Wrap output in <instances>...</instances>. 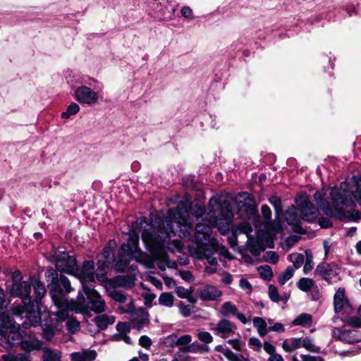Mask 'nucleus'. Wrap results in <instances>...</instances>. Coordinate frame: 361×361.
Instances as JSON below:
<instances>
[{
  "mask_svg": "<svg viewBox=\"0 0 361 361\" xmlns=\"http://www.w3.org/2000/svg\"><path fill=\"white\" fill-rule=\"evenodd\" d=\"M61 355L59 351L50 349L44 350L43 361H61Z\"/></svg>",
  "mask_w": 361,
  "mask_h": 361,
  "instance_id": "obj_33",
  "label": "nucleus"
},
{
  "mask_svg": "<svg viewBox=\"0 0 361 361\" xmlns=\"http://www.w3.org/2000/svg\"><path fill=\"white\" fill-rule=\"evenodd\" d=\"M269 296L270 299L275 302L279 301H287L288 299V296L283 295L280 296L278 293V290L276 286L273 285H270L268 290Z\"/></svg>",
  "mask_w": 361,
  "mask_h": 361,
  "instance_id": "obj_35",
  "label": "nucleus"
},
{
  "mask_svg": "<svg viewBox=\"0 0 361 361\" xmlns=\"http://www.w3.org/2000/svg\"><path fill=\"white\" fill-rule=\"evenodd\" d=\"M229 361H235L238 359L240 360V357H242V355L240 354H235L231 350H230L228 348H226V350H224V354H223Z\"/></svg>",
  "mask_w": 361,
  "mask_h": 361,
  "instance_id": "obj_52",
  "label": "nucleus"
},
{
  "mask_svg": "<svg viewBox=\"0 0 361 361\" xmlns=\"http://www.w3.org/2000/svg\"><path fill=\"white\" fill-rule=\"evenodd\" d=\"M209 212L202 219L206 223H197L195 227L197 238L207 240L209 237L212 227L219 226L220 221L227 215L217 198L212 197L208 203Z\"/></svg>",
  "mask_w": 361,
  "mask_h": 361,
  "instance_id": "obj_4",
  "label": "nucleus"
},
{
  "mask_svg": "<svg viewBox=\"0 0 361 361\" xmlns=\"http://www.w3.org/2000/svg\"><path fill=\"white\" fill-rule=\"evenodd\" d=\"M115 318L106 314L98 315L94 318L96 325L102 330L106 329L109 325L114 324Z\"/></svg>",
  "mask_w": 361,
  "mask_h": 361,
  "instance_id": "obj_27",
  "label": "nucleus"
},
{
  "mask_svg": "<svg viewBox=\"0 0 361 361\" xmlns=\"http://www.w3.org/2000/svg\"><path fill=\"white\" fill-rule=\"evenodd\" d=\"M116 329L119 332L118 334L128 333L130 331V326L128 323L119 322L116 325Z\"/></svg>",
  "mask_w": 361,
  "mask_h": 361,
  "instance_id": "obj_61",
  "label": "nucleus"
},
{
  "mask_svg": "<svg viewBox=\"0 0 361 361\" xmlns=\"http://www.w3.org/2000/svg\"><path fill=\"white\" fill-rule=\"evenodd\" d=\"M34 290L35 295V300L37 302L41 300L46 293L45 286L39 281H35L34 283Z\"/></svg>",
  "mask_w": 361,
  "mask_h": 361,
  "instance_id": "obj_37",
  "label": "nucleus"
},
{
  "mask_svg": "<svg viewBox=\"0 0 361 361\" xmlns=\"http://www.w3.org/2000/svg\"><path fill=\"white\" fill-rule=\"evenodd\" d=\"M295 269L293 267H288L279 276L278 281L281 285H284L294 274Z\"/></svg>",
  "mask_w": 361,
  "mask_h": 361,
  "instance_id": "obj_38",
  "label": "nucleus"
},
{
  "mask_svg": "<svg viewBox=\"0 0 361 361\" xmlns=\"http://www.w3.org/2000/svg\"><path fill=\"white\" fill-rule=\"evenodd\" d=\"M110 296L114 300L120 303H125L127 301L126 295L121 292L116 290L111 292Z\"/></svg>",
  "mask_w": 361,
  "mask_h": 361,
  "instance_id": "obj_49",
  "label": "nucleus"
},
{
  "mask_svg": "<svg viewBox=\"0 0 361 361\" xmlns=\"http://www.w3.org/2000/svg\"><path fill=\"white\" fill-rule=\"evenodd\" d=\"M269 331H274L277 333H283L285 331L284 326L279 322H276L273 325L268 326Z\"/></svg>",
  "mask_w": 361,
  "mask_h": 361,
  "instance_id": "obj_60",
  "label": "nucleus"
},
{
  "mask_svg": "<svg viewBox=\"0 0 361 361\" xmlns=\"http://www.w3.org/2000/svg\"><path fill=\"white\" fill-rule=\"evenodd\" d=\"M149 6L154 16L161 19L170 18L176 11V8L171 6V0H152Z\"/></svg>",
  "mask_w": 361,
  "mask_h": 361,
  "instance_id": "obj_9",
  "label": "nucleus"
},
{
  "mask_svg": "<svg viewBox=\"0 0 361 361\" xmlns=\"http://www.w3.org/2000/svg\"><path fill=\"white\" fill-rule=\"evenodd\" d=\"M221 313L225 317H235L243 324H246L252 319L250 314L247 316L245 314L240 313L236 305L231 301L225 302L221 305Z\"/></svg>",
  "mask_w": 361,
  "mask_h": 361,
  "instance_id": "obj_14",
  "label": "nucleus"
},
{
  "mask_svg": "<svg viewBox=\"0 0 361 361\" xmlns=\"http://www.w3.org/2000/svg\"><path fill=\"white\" fill-rule=\"evenodd\" d=\"M152 343L151 339L147 336H142L139 339V344L145 348H149Z\"/></svg>",
  "mask_w": 361,
  "mask_h": 361,
  "instance_id": "obj_63",
  "label": "nucleus"
},
{
  "mask_svg": "<svg viewBox=\"0 0 361 361\" xmlns=\"http://www.w3.org/2000/svg\"><path fill=\"white\" fill-rule=\"evenodd\" d=\"M192 214L195 216L196 218L202 217L205 214V209L203 206L200 204H195V206L192 207L190 209Z\"/></svg>",
  "mask_w": 361,
  "mask_h": 361,
  "instance_id": "obj_50",
  "label": "nucleus"
},
{
  "mask_svg": "<svg viewBox=\"0 0 361 361\" xmlns=\"http://www.w3.org/2000/svg\"><path fill=\"white\" fill-rule=\"evenodd\" d=\"M201 258H204L207 260V263L212 266H216L217 264V259L213 256V253L210 250H205L203 247L200 248Z\"/></svg>",
  "mask_w": 361,
  "mask_h": 361,
  "instance_id": "obj_39",
  "label": "nucleus"
},
{
  "mask_svg": "<svg viewBox=\"0 0 361 361\" xmlns=\"http://www.w3.org/2000/svg\"><path fill=\"white\" fill-rule=\"evenodd\" d=\"M133 323H137V328L140 329L142 325L147 324L149 322L148 314L144 308H138L130 316Z\"/></svg>",
  "mask_w": 361,
  "mask_h": 361,
  "instance_id": "obj_24",
  "label": "nucleus"
},
{
  "mask_svg": "<svg viewBox=\"0 0 361 361\" xmlns=\"http://www.w3.org/2000/svg\"><path fill=\"white\" fill-rule=\"evenodd\" d=\"M180 13L183 17H184L187 19H189V20L194 19L193 12L190 6H183L182 8L180 9Z\"/></svg>",
  "mask_w": 361,
  "mask_h": 361,
  "instance_id": "obj_58",
  "label": "nucleus"
},
{
  "mask_svg": "<svg viewBox=\"0 0 361 361\" xmlns=\"http://www.w3.org/2000/svg\"><path fill=\"white\" fill-rule=\"evenodd\" d=\"M296 203L302 220L312 221L317 219L319 210L312 204L307 196L301 195L297 198Z\"/></svg>",
  "mask_w": 361,
  "mask_h": 361,
  "instance_id": "obj_8",
  "label": "nucleus"
},
{
  "mask_svg": "<svg viewBox=\"0 0 361 361\" xmlns=\"http://www.w3.org/2000/svg\"><path fill=\"white\" fill-rule=\"evenodd\" d=\"M348 302L345 296V290L343 288H338L334 295V310L336 313L348 311L350 309Z\"/></svg>",
  "mask_w": 361,
  "mask_h": 361,
  "instance_id": "obj_19",
  "label": "nucleus"
},
{
  "mask_svg": "<svg viewBox=\"0 0 361 361\" xmlns=\"http://www.w3.org/2000/svg\"><path fill=\"white\" fill-rule=\"evenodd\" d=\"M222 294L220 290L212 285H206L198 290L199 298L204 301L217 300Z\"/></svg>",
  "mask_w": 361,
  "mask_h": 361,
  "instance_id": "obj_17",
  "label": "nucleus"
},
{
  "mask_svg": "<svg viewBox=\"0 0 361 361\" xmlns=\"http://www.w3.org/2000/svg\"><path fill=\"white\" fill-rule=\"evenodd\" d=\"M332 336L343 343L350 344L361 341V334L356 330H343L334 328L332 329Z\"/></svg>",
  "mask_w": 361,
  "mask_h": 361,
  "instance_id": "obj_13",
  "label": "nucleus"
},
{
  "mask_svg": "<svg viewBox=\"0 0 361 361\" xmlns=\"http://www.w3.org/2000/svg\"><path fill=\"white\" fill-rule=\"evenodd\" d=\"M173 224L184 234L193 228L187 204L180 202L176 208L170 209L168 216L157 228L149 224L146 217L138 219L129 231L128 242L123 244L118 251L115 264L116 270L123 272L132 258L141 261L142 253L138 247L139 237L136 229L141 230L142 240L147 248L152 252L163 248L166 240L176 235Z\"/></svg>",
  "mask_w": 361,
  "mask_h": 361,
  "instance_id": "obj_1",
  "label": "nucleus"
},
{
  "mask_svg": "<svg viewBox=\"0 0 361 361\" xmlns=\"http://www.w3.org/2000/svg\"><path fill=\"white\" fill-rule=\"evenodd\" d=\"M174 299V296L172 293L164 292L159 295L158 301L159 303L162 306L171 307L173 305Z\"/></svg>",
  "mask_w": 361,
  "mask_h": 361,
  "instance_id": "obj_31",
  "label": "nucleus"
},
{
  "mask_svg": "<svg viewBox=\"0 0 361 361\" xmlns=\"http://www.w3.org/2000/svg\"><path fill=\"white\" fill-rule=\"evenodd\" d=\"M325 195L323 190L314 194V200L324 214L347 221H357L361 218L360 213L353 209L355 203L352 200L353 195L361 204V175L341 183L339 188H331V207L324 198Z\"/></svg>",
  "mask_w": 361,
  "mask_h": 361,
  "instance_id": "obj_2",
  "label": "nucleus"
},
{
  "mask_svg": "<svg viewBox=\"0 0 361 361\" xmlns=\"http://www.w3.org/2000/svg\"><path fill=\"white\" fill-rule=\"evenodd\" d=\"M79 111V105L75 102H73L67 107L66 111L61 114V118L67 119L71 116L75 115Z\"/></svg>",
  "mask_w": 361,
  "mask_h": 361,
  "instance_id": "obj_40",
  "label": "nucleus"
},
{
  "mask_svg": "<svg viewBox=\"0 0 361 361\" xmlns=\"http://www.w3.org/2000/svg\"><path fill=\"white\" fill-rule=\"evenodd\" d=\"M259 272L261 277L264 280L269 281L273 276L271 268L268 265L259 267Z\"/></svg>",
  "mask_w": 361,
  "mask_h": 361,
  "instance_id": "obj_44",
  "label": "nucleus"
},
{
  "mask_svg": "<svg viewBox=\"0 0 361 361\" xmlns=\"http://www.w3.org/2000/svg\"><path fill=\"white\" fill-rule=\"evenodd\" d=\"M302 361H324L320 356H312L310 355H301Z\"/></svg>",
  "mask_w": 361,
  "mask_h": 361,
  "instance_id": "obj_64",
  "label": "nucleus"
},
{
  "mask_svg": "<svg viewBox=\"0 0 361 361\" xmlns=\"http://www.w3.org/2000/svg\"><path fill=\"white\" fill-rule=\"evenodd\" d=\"M121 310L123 312H127L130 314V316L133 314L134 312L136 311L137 309L135 308L133 302L132 300L129 301V302L125 305H123L120 307Z\"/></svg>",
  "mask_w": 361,
  "mask_h": 361,
  "instance_id": "obj_59",
  "label": "nucleus"
},
{
  "mask_svg": "<svg viewBox=\"0 0 361 361\" xmlns=\"http://www.w3.org/2000/svg\"><path fill=\"white\" fill-rule=\"evenodd\" d=\"M68 330L72 333L76 332L80 329V323L73 319H69L66 322Z\"/></svg>",
  "mask_w": 361,
  "mask_h": 361,
  "instance_id": "obj_51",
  "label": "nucleus"
},
{
  "mask_svg": "<svg viewBox=\"0 0 361 361\" xmlns=\"http://www.w3.org/2000/svg\"><path fill=\"white\" fill-rule=\"evenodd\" d=\"M176 295L180 298H188L191 293L186 288L182 286H177L175 289Z\"/></svg>",
  "mask_w": 361,
  "mask_h": 361,
  "instance_id": "obj_57",
  "label": "nucleus"
},
{
  "mask_svg": "<svg viewBox=\"0 0 361 361\" xmlns=\"http://www.w3.org/2000/svg\"><path fill=\"white\" fill-rule=\"evenodd\" d=\"M162 343L167 348L178 346V335L176 334H171L164 338Z\"/></svg>",
  "mask_w": 361,
  "mask_h": 361,
  "instance_id": "obj_41",
  "label": "nucleus"
},
{
  "mask_svg": "<svg viewBox=\"0 0 361 361\" xmlns=\"http://www.w3.org/2000/svg\"><path fill=\"white\" fill-rule=\"evenodd\" d=\"M305 254H306V259H305L304 267H303V271L305 274H307L312 270V269L314 267V263H313L311 252L309 250H306Z\"/></svg>",
  "mask_w": 361,
  "mask_h": 361,
  "instance_id": "obj_42",
  "label": "nucleus"
},
{
  "mask_svg": "<svg viewBox=\"0 0 361 361\" xmlns=\"http://www.w3.org/2000/svg\"><path fill=\"white\" fill-rule=\"evenodd\" d=\"M113 262V252L110 247L104 248L101 258L98 260L97 269V277L102 278Z\"/></svg>",
  "mask_w": 361,
  "mask_h": 361,
  "instance_id": "obj_16",
  "label": "nucleus"
},
{
  "mask_svg": "<svg viewBox=\"0 0 361 361\" xmlns=\"http://www.w3.org/2000/svg\"><path fill=\"white\" fill-rule=\"evenodd\" d=\"M289 260L293 263V267L295 270L299 269L305 261V257L302 254L300 253H292L288 255Z\"/></svg>",
  "mask_w": 361,
  "mask_h": 361,
  "instance_id": "obj_36",
  "label": "nucleus"
},
{
  "mask_svg": "<svg viewBox=\"0 0 361 361\" xmlns=\"http://www.w3.org/2000/svg\"><path fill=\"white\" fill-rule=\"evenodd\" d=\"M57 285L60 287L62 292H63V288H64L66 293H69L73 290V288L71 286L70 281L67 279L66 276L61 275L59 278V282L57 283H52L51 286V290L50 294L51 295V289L53 288V286ZM64 294V293H63Z\"/></svg>",
  "mask_w": 361,
  "mask_h": 361,
  "instance_id": "obj_30",
  "label": "nucleus"
},
{
  "mask_svg": "<svg viewBox=\"0 0 361 361\" xmlns=\"http://www.w3.org/2000/svg\"><path fill=\"white\" fill-rule=\"evenodd\" d=\"M302 347L311 353H319L320 352V347L316 345L310 337L302 338Z\"/></svg>",
  "mask_w": 361,
  "mask_h": 361,
  "instance_id": "obj_34",
  "label": "nucleus"
},
{
  "mask_svg": "<svg viewBox=\"0 0 361 361\" xmlns=\"http://www.w3.org/2000/svg\"><path fill=\"white\" fill-rule=\"evenodd\" d=\"M264 259L271 264H276L279 260V256L274 251H268L265 253Z\"/></svg>",
  "mask_w": 361,
  "mask_h": 361,
  "instance_id": "obj_54",
  "label": "nucleus"
},
{
  "mask_svg": "<svg viewBox=\"0 0 361 361\" xmlns=\"http://www.w3.org/2000/svg\"><path fill=\"white\" fill-rule=\"evenodd\" d=\"M75 99L80 104L91 106L99 100L98 92L92 90L90 87L81 85L74 92Z\"/></svg>",
  "mask_w": 361,
  "mask_h": 361,
  "instance_id": "obj_10",
  "label": "nucleus"
},
{
  "mask_svg": "<svg viewBox=\"0 0 361 361\" xmlns=\"http://www.w3.org/2000/svg\"><path fill=\"white\" fill-rule=\"evenodd\" d=\"M298 288L303 292H311L312 298L314 300L319 298V288L314 281L310 278H301L297 283Z\"/></svg>",
  "mask_w": 361,
  "mask_h": 361,
  "instance_id": "obj_18",
  "label": "nucleus"
},
{
  "mask_svg": "<svg viewBox=\"0 0 361 361\" xmlns=\"http://www.w3.org/2000/svg\"><path fill=\"white\" fill-rule=\"evenodd\" d=\"M293 324L295 326H309L312 324V316L309 314L302 313L293 321Z\"/></svg>",
  "mask_w": 361,
  "mask_h": 361,
  "instance_id": "obj_32",
  "label": "nucleus"
},
{
  "mask_svg": "<svg viewBox=\"0 0 361 361\" xmlns=\"http://www.w3.org/2000/svg\"><path fill=\"white\" fill-rule=\"evenodd\" d=\"M192 341V336L189 334L183 335L180 336H178V346L180 347V350L182 352V349L190 345Z\"/></svg>",
  "mask_w": 361,
  "mask_h": 361,
  "instance_id": "obj_45",
  "label": "nucleus"
},
{
  "mask_svg": "<svg viewBox=\"0 0 361 361\" xmlns=\"http://www.w3.org/2000/svg\"><path fill=\"white\" fill-rule=\"evenodd\" d=\"M197 336L200 341L206 344L211 343L213 341L212 336L207 331H200L197 333Z\"/></svg>",
  "mask_w": 361,
  "mask_h": 361,
  "instance_id": "obj_48",
  "label": "nucleus"
},
{
  "mask_svg": "<svg viewBox=\"0 0 361 361\" xmlns=\"http://www.w3.org/2000/svg\"><path fill=\"white\" fill-rule=\"evenodd\" d=\"M263 345L264 343L262 344L257 338L251 337L248 340V345L255 352H259L263 348Z\"/></svg>",
  "mask_w": 361,
  "mask_h": 361,
  "instance_id": "obj_46",
  "label": "nucleus"
},
{
  "mask_svg": "<svg viewBox=\"0 0 361 361\" xmlns=\"http://www.w3.org/2000/svg\"><path fill=\"white\" fill-rule=\"evenodd\" d=\"M23 336L20 332L19 325L16 324L8 330L4 338L7 340L8 343L12 346L20 344Z\"/></svg>",
  "mask_w": 361,
  "mask_h": 361,
  "instance_id": "obj_22",
  "label": "nucleus"
},
{
  "mask_svg": "<svg viewBox=\"0 0 361 361\" xmlns=\"http://www.w3.org/2000/svg\"><path fill=\"white\" fill-rule=\"evenodd\" d=\"M55 265L58 271L73 275L75 272L77 262L74 257L66 252H59L54 256Z\"/></svg>",
  "mask_w": 361,
  "mask_h": 361,
  "instance_id": "obj_7",
  "label": "nucleus"
},
{
  "mask_svg": "<svg viewBox=\"0 0 361 361\" xmlns=\"http://www.w3.org/2000/svg\"><path fill=\"white\" fill-rule=\"evenodd\" d=\"M16 322L9 317L8 313H0V334L5 337L8 330H10Z\"/></svg>",
  "mask_w": 361,
  "mask_h": 361,
  "instance_id": "obj_23",
  "label": "nucleus"
},
{
  "mask_svg": "<svg viewBox=\"0 0 361 361\" xmlns=\"http://www.w3.org/2000/svg\"><path fill=\"white\" fill-rule=\"evenodd\" d=\"M302 347V338H290L285 339L282 343L284 351L290 353Z\"/></svg>",
  "mask_w": 361,
  "mask_h": 361,
  "instance_id": "obj_25",
  "label": "nucleus"
},
{
  "mask_svg": "<svg viewBox=\"0 0 361 361\" xmlns=\"http://www.w3.org/2000/svg\"><path fill=\"white\" fill-rule=\"evenodd\" d=\"M315 274L322 276L326 281L331 283L337 278L338 274V268L334 264L322 263L317 265L315 269Z\"/></svg>",
  "mask_w": 361,
  "mask_h": 361,
  "instance_id": "obj_15",
  "label": "nucleus"
},
{
  "mask_svg": "<svg viewBox=\"0 0 361 361\" xmlns=\"http://www.w3.org/2000/svg\"><path fill=\"white\" fill-rule=\"evenodd\" d=\"M8 291L11 295L20 298L24 304V306L16 307L13 310V314L22 318L25 317L32 326H37L41 322V317L33 311L34 303L30 296L31 284L27 281L15 283L9 287Z\"/></svg>",
  "mask_w": 361,
  "mask_h": 361,
  "instance_id": "obj_3",
  "label": "nucleus"
},
{
  "mask_svg": "<svg viewBox=\"0 0 361 361\" xmlns=\"http://www.w3.org/2000/svg\"><path fill=\"white\" fill-rule=\"evenodd\" d=\"M238 229L240 232L247 234V236L252 231V228L251 225L247 222L241 223L238 226Z\"/></svg>",
  "mask_w": 361,
  "mask_h": 361,
  "instance_id": "obj_62",
  "label": "nucleus"
},
{
  "mask_svg": "<svg viewBox=\"0 0 361 361\" xmlns=\"http://www.w3.org/2000/svg\"><path fill=\"white\" fill-rule=\"evenodd\" d=\"M4 359L6 361H28L27 357L23 354L6 355Z\"/></svg>",
  "mask_w": 361,
  "mask_h": 361,
  "instance_id": "obj_55",
  "label": "nucleus"
},
{
  "mask_svg": "<svg viewBox=\"0 0 361 361\" xmlns=\"http://www.w3.org/2000/svg\"><path fill=\"white\" fill-rule=\"evenodd\" d=\"M51 299L58 308L56 312V317L59 320L62 321L66 319L68 316V310L75 311L78 313H84L86 312L83 302L84 298H78V300L69 302L65 294L63 293L60 287L57 285L53 286L51 289Z\"/></svg>",
  "mask_w": 361,
  "mask_h": 361,
  "instance_id": "obj_5",
  "label": "nucleus"
},
{
  "mask_svg": "<svg viewBox=\"0 0 361 361\" xmlns=\"http://www.w3.org/2000/svg\"><path fill=\"white\" fill-rule=\"evenodd\" d=\"M73 276H76L84 286V282H93L94 276L97 275V271L94 270V264L93 261H86L82 264L81 269L76 267L75 272Z\"/></svg>",
  "mask_w": 361,
  "mask_h": 361,
  "instance_id": "obj_11",
  "label": "nucleus"
},
{
  "mask_svg": "<svg viewBox=\"0 0 361 361\" xmlns=\"http://www.w3.org/2000/svg\"><path fill=\"white\" fill-rule=\"evenodd\" d=\"M263 348L269 355L268 361H284L283 357L277 353L276 347L268 341L264 342Z\"/></svg>",
  "mask_w": 361,
  "mask_h": 361,
  "instance_id": "obj_28",
  "label": "nucleus"
},
{
  "mask_svg": "<svg viewBox=\"0 0 361 361\" xmlns=\"http://www.w3.org/2000/svg\"><path fill=\"white\" fill-rule=\"evenodd\" d=\"M179 313L184 317H189L191 314L190 305H185L183 302H180L178 304Z\"/></svg>",
  "mask_w": 361,
  "mask_h": 361,
  "instance_id": "obj_53",
  "label": "nucleus"
},
{
  "mask_svg": "<svg viewBox=\"0 0 361 361\" xmlns=\"http://www.w3.org/2000/svg\"><path fill=\"white\" fill-rule=\"evenodd\" d=\"M116 284L118 286L131 287L133 285V281L130 277L120 276L116 279Z\"/></svg>",
  "mask_w": 361,
  "mask_h": 361,
  "instance_id": "obj_43",
  "label": "nucleus"
},
{
  "mask_svg": "<svg viewBox=\"0 0 361 361\" xmlns=\"http://www.w3.org/2000/svg\"><path fill=\"white\" fill-rule=\"evenodd\" d=\"M227 342L237 351H242L245 347V343L240 338L229 339Z\"/></svg>",
  "mask_w": 361,
  "mask_h": 361,
  "instance_id": "obj_47",
  "label": "nucleus"
},
{
  "mask_svg": "<svg viewBox=\"0 0 361 361\" xmlns=\"http://www.w3.org/2000/svg\"><path fill=\"white\" fill-rule=\"evenodd\" d=\"M252 322L253 326L256 329L260 337H264L268 334L267 323L264 318L255 317L252 319Z\"/></svg>",
  "mask_w": 361,
  "mask_h": 361,
  "instance_id": "obj_26",
  "label": "nucleus"
},
{
  "mask_svg": "<svg viewBox=\"0 0 361 361\" xmlns=\"http://www.w3.org/2000/svg\"><path fill=\"white\" fill-rule=\"evenodd\" d=\"M20 344L21 348L27 352L39 350L42 347V342L31 334L23 336Z\"/></svg>",
  "mask_w": 361,
  "mask_h": 361,
  "instance_id": "obj_20",
  "label": "nucleus"
},
{
  "mask_svg": "<svg viewBox=\"0 0 361 361\" xmlns=\"http://www.w3.org/2000/svg\"><path fill=\"white\" fill-rule=\"evenodd\" d=\"M200 345V344L196 342L190 343L189 345L184 347V348L182 349V352L197 353L199 352Z\"/></svg>",
  "mask_w": 361,
  "mask_h": 361,
  "instance_id": "obj_56",
  "label": "nucleus"
},
{
  "mask_svg": "<svg viewBox=\"0 0 361 361\" xmlns=\"http://www.w3.org/2000/svg\"><path fill=\"white\" fill-rule=\"evenodd\" d=\"M285 219L289 225L297 227L300 221V215H298V209L291 207L285 212Z\"/></svg>",
  "mask_w": 361,
  "mask_h": 361,
  "instance_id": "obj_29",
  "label": "nucleus"
},
{
  "mask_svg": "<svg viewBox=\"0 0 361 361\" xmlns=\"http://www.w3.org/2000/svg\"><path fill=\"white\" fill-rule=\"evenodd\" d=\"M210 330L221 338H227L236 334L237 325L227 318L219 319L216 324H210Z\"/></svg>",
  "mask_w": 361,
  "mask_h": 361,
  "instance_id": "obj_6",
  "label": "nucleus"
},
{
  "mask_svg": "<svg viewBox=\"0 0 361 361\" xmlns=\"http://www.w3.org/2000/svg\"><path fill=\"white\" fill-rule=\"evenodd\" d=\"M97 356L95 350L84 349L81 351L73 352L70 355L71 361H94Z\"/></svg>",
  "mask_w": 361,
  "mask_h": 361,
  "instance_id": "obj_21",
  "label": "nucleus"
},
{
  "mask_svg": "<svg viewBox=\"0 0 361 361\" xmlns=\"http://www.w3.org/2000/svg\"><path fill=\"white\" fill-rule=\"evenodd\" d=\"M83 290L89 300V308L98 313L104 312L105 309V302L97 291L85 286H83Z\"/></svg>",
  "mask_w": 361,
  "mask_h": 361,
  "instance_id": "obj_12",
  "label": "nucleus"
}]
</instances>
